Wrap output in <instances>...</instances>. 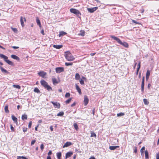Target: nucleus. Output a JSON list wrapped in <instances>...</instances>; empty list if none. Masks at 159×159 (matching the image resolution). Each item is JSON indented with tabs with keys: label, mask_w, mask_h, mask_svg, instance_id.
Wrapping results in <instances>:
<instances>
[{
	"label": "nucleus",
	"mask_w": 159,
	"mask_h": 159,
	"mask_svg": "<svg viewBox=\"0 0 159 159\" xmlns=\"http://www.w3.org/2000/svg\"><path fill=\"white\" fill-rule=\"evenodd\" d=\"M0 57L3 58L5 61L9 65L11 66H14V63L13 62L8 60V57L2 54H0Z\"/></svg>",
	"instance_id": "3"
},
{
	"label": "nucleus",
	"mask_w": 159,
	"mask_h": 159,
	"mask_svg": "<svg viewBox=\"0 0 159 159\" xmlns=\"http://www.w3.org/2000/svg\"><path fill=\"white\" fill-rule=\"evenodd\" d=\"M145 150V147H142L140 150V152L141 154L142 155V153L143 152V151Z\"/></svg>",
	"instance_id": "40"
},
{
	"label": "nucleus",
	"mask_w": 159,
	"mask_h": 159,
	"mask_svg": "<svg viewBox=\"0 0 159 159\" xmlns=\"http://www.w3.org/2000/svg\"><path fill=\"white\" fill-rule=\"evenodd\" d=\"M80 34L81 36H84L85 35V33L84 31H81V33H80Z\"/></svg>",
	"instance_id": "50"
},
{
	"label": "nucleus",
	"mask_w": 159,
	"mask_h": 159,
	"mask_svg": "<svg viewBox=\"0 0 159 159\" xmlns=\"http://www.w3.org/2000/svg\"><path fill=\"white\" fill-rule=\"evenodd\" d=\"M90 137H94L96 138V135L94 132H92L91 133Z\"/></svg>",
	"instance_id": "31"
},
{
	"label": "nucleus",
	"mask_w": 159,
	"mask_h": 159,
	"mask_svg": "<svg viewBox=\"0 0 159 159\" xmlns=\"http://www.w3.org/2000/svg\"><path fill=\"white\" fill-rule=\"evenodd\" d=\"M27 130V128H26L24 127L23 128V132H26Z\"/></svg>",
	"instance_id": "49"
},
{
	"label": "nucleus",
	"mask_w": 159,
	"mask_h": 159,
	"mask_svg": "<svg viewBox=\"0 0 159 159\" xmlns=\"http://www.w3.org/2000/svg\"><path fill=\"white\" fill-rule=\"evenodd\" d=\"M47 159H51V158L50 156H48L47 157Z\"/></svg>",
	"instance_id": "62"
},
{
	"label": "nucleus",
	"mask_w": 159,
	"mask_h": 159,
	"mask_svg": "<svg viewBox=\"0 0 159 159\" xmlns=\"http://www.w3.org/2000/svg\"><path fill=\"white\" fill-rule=\"evenodd\" d=\"M50 129L51 131H53V128L52 126H51L50 127Z\"/></svg>",
	"instance_id": "56"
},
{
	"label": "nucleus",
	"mask_w": 159,
	"mask_h": 159,
	"mask_svg": "<svg viewBox=\"0 0 159 159\" xmlns=\"http://www.w3.org/2000/svg\"><path fill=\"white\" fill-rule=\"evenodd\" d=\"M12 48L14 49H16L18 48H19V47L13 46H12Z\"/></svg>",
	"instance_id": "53"
},
{
	"label": "nucleus",
	"mask_w": 159,
	"mask_h": 159,
	"mask_svg": "<svg viewBox=\"0 0 159 159\" xmlns=\"http://www.w3.org/2000/svg\"><path fill=\"white\" fill-rule=\"evenodd\" d=\"M125 114L122 112H120L117 114V116H121L124 115Z\"/></svg>",
	"instance_id": "37"
},
{
	"label": "nucleus",
	"mask_w": 159,
	"mask_h": 159,
	"mask_svg": "<svg viewBox=\"0 0 159 159\" xmlns=\"http://www.w3.org/2000/svg\"><path fill=\"white\" fill-rule=\"evenodd\" d=\"M76 103L75 102H74L72 104H71V107H74Z\"/></svg>",
	"instance_id": "55"
},
{
	"label": "nucleus",
	"mask_w": 159,
	"mask_h": 159,
	"mask_svg": "<svg viewBox=\"0 0 159 159\" xmlns=\"http://www.w3.org/2000/svg\"><path fill=\"white\" fill-rule=\"evenodd\" d=\"M52 81L54 85H55V84L58 83V82L57 81V79L55 78L52 79Z\"/></svg>",
	"instance_id": "33"
},
{
	"label": "nucleus",
	"mask_w": 159,
	"mask_h": 159,
	"mask_svg": "<svg viewBox=\"0 0 159 159\" xmlns=\"http://www.w3.org/2000/svg\"><path fill=\"white\" fill-rule=\"evenodd\" d=\"M137 150L136 148H135V149L134 150V152L135 153H136L137 152Z\"/></svg>",
	"instance_id": "58"
},
{
	"label": "nucleus",
	"mask_w": 159,
	"mask_h": 159,
	"mask_svg": "<svg viewBox=\"0 0 159 159\" xmlns=\"http://www.w3.org/2000/svg\"><path fill=\"white\" fill-rule=\"evenodd\" d=\"M132 21L133 23L136 24H140V23L139 22H137L136 21H135L134 20H132Z\"/></svg>",
	"instance_id": "45"
},
{
	"label": "nucleus",
	"mask_w": 159,
	"mask_h": 159,
	"mask_svg": "<svg viewBox=\"0 0 159 159\" xmlns=\"http://www.w3.org/2000/svg\"><path fill=\"white\" fill-rule=\"evenodd\" d=\"M110 37L115 40L119 44H120L121 42V41L117 37H115L113 35H110Z\"/></svg>",
	"instance_id": "6"
},
{
	"label": "nucleus",
	"mask_w": 159,
	"mask_h": 159,
	"mask_svg": "<svg viewBox=\"0 0 159 159\" xmlns=\"http://www.w3.org/2000/svg\"><path fill=\"white\" fill-rule=\"evenodd\" d=\"M36 20L37 24L39 25V26L40 27H41V25L40 23V20L39 19L38 17L36 18Z\"/></svg>",
	"instance_id": "23"
},
{
	"label": "nucleus",
	"mask_w": 159,
	"mask_h": 159,
	"mask_svg": "<svg viewBox=\"0 0 159 159\" xmlns=\"http://www.w3.org/2000/svg\"><path fill=\"white\" fill-rule=\"evenodd\" d=\"M89 159H96L93 157H91Z\"/></svg>",
	"instance_id": "60"
},
{
	"label": "nucleus",
	"mask_w": 159,
	"mask_h": 159,
	"mask_svg": "<svg viewBox=\"0 0 159 159\" xmlns=\"http://www.w3.org/2000/svg\"><path fill=\"white\" fill-rule=\"evenodd\" d=\"M11 57L14 59L17 60L19 59V58L18 56L14 55H11Z\"/></svg>",
	"instance_id": "21"
},
{
	"label": "nucleus",
	"mask_w": 159,
	"mask_h": 159,
	"mask_svg": "<svg viewBox=\"0 0 159 159\" xmlns=\"http://www.w3.org/2000/svg\"><path fill=\"white\" fill-rule=\"evenodd\" d=\"M11 118L13 121H14L15 123H16L17 122V118L14 116L12 115L11 116Z\"/></svg>",
	"instance_id": "22"
},
{
	"label": "nucleus",
	"mask_w": 159,
	"mask_h": 159,
	"mask_svg": "<svg viewBox=\"0 0 159 159\" xmlns=\"http://www.w3.org/2000/svg\"><path fill=\"white\" fill-rule=\"evenodd\" d=\"M145 159H149V157H148V151L146 150L145 152Z\"/></svg>",
	"instance_id": "26"
},
{
	"label": "nucleus",
	"mask_w": 159,
	"mask_h": 159,
	"mask_svg": "<svg viewBox=\"0 0 159 159\" xmlns=\"http://www.w3.org/2000/svg\"><path fill=\"white\" fill-rule=\"evenodd\" d=\"M32 125V122L31 121H30L29 122V125H28V127L29 128H30L31 127Z\"/></svg>",
	"instance_id": "47"
},
{
	"label": "nucleus",
	"mask_w": 159,
	"mask_h": 159,
	"mask_svg": "<svg viewBox=\"0 0 159 159\" xmlns=\"http://www.w3.org/2000/svg\"><path fill=\"white\" fill-rule=\"evenodd\" d=\"M64 115V112H60L58 113L57 116H62Z\"/></svg>",
	"instance_id": "36"
},
{
	"label": "nucleus",
	"mask_w": 159,
	"mask_h": 159,
	"mask_svg": "<svg viewBox=\"0 0 159 159\" xmlns=\"http://www.w3.org/2000/svg\"><path fill=\"white\" fill-rule=\"evenodd\" d=\"M10 126H11V130L12 131H14V127H13L12 125H11Z\"/></svg>",
	"instance_id": "48"
},
{
	"label": "nucleus",
	"mask_w": 159,
	"mask_h": 159,
	"mask_svg": "<svg viewBox=\"0 0 159 159\" xmlns=\"http://www.w3.org/2000/svg\"><path fill=\"white\" fill-rule=\"evenodd\" d=\"M71 99L72 98H69L65 102L66 103V104L69 103L71 100Z\"/></svg>",
	"instance_id": "38"
},
{
	"label": "nucleus",
	"mask_w": 159,
	"mask_h": 159,
	"mask_svg": "<svg viewBox=\"0 0 159 159\" xmlns=\"http://www.w3.org/2000/svg\"><path fill=\"white\" fill-rule=\"evenodd\" d=\"M73 154L72 152H67L66 155V158L67 159V158L70 157Z\"/></svg>",
	"instance_id": "14"
},
{
	"label": "nucleus",
	"mask_w": 159,
	"mask_h": 159,
	"mask_svg": "<svg viewBox=\"0 0 159 159\" xmlns=\"http://www.w3.org/2000/svg\"><path fill=\"white\" fill-rule=\"evenodd\" d=\"M51 103L53 104L54 107L55 108H60V104L58 102H54L52 101L51 102Z\"/></svg>",
	"instance_id": "7"
},
{
	"label": "nucleus",
	"mask_w": 159,
	"mask_h": 159,
	"mask_svg": "<svg viewBox=\"0 0 159 159\" xmlns=\"http://www.w3.org/2000/svg\"><path fill=\"white\" fill-rule=\"evenodd\" d=\"M82 79L84 80H86V78L85 77H84V76H82V79Z\"/></svg>",
	"instance_id": "61"
},
{
	"label": "nucleus",
	"mask_w": 159,
	"mask_h": 159,
	"mask_svg": "<svg viewBox=\"0 0 159 159\" xmlns=\"http://www.w3.org/2000/svg\"><path fill=\"white\" fill-rule=\"evenodd\" d=\"M119 146H110L109 147V149L111 150H114L117 148H119Z\"/></svg>",
	"instance_id": "17"
},
{
	"label": "nucleus",
	"mask_w": 159,
	"mask_h": 159,
	"mask_svg": "<svg viewBox=\"0 0 159 159\" xmlns=\"http://www.w3.org/2000/svg\"><path fill=\"white\" fill-rule=\"evenodd\" d=\"M73 125L74 128L76 130H77L78 129V127L76 123H75Z\"/></svg>",
	"instance_id": "34"
},
{
	"label": "nucleus",
	"mask_w": 159,
	"mask_h": 159,
	"mask_svg": "<svg viewBox=\"0 0 159 159\" xmlns=\"http://www.w3.org/2000/svg\"><path fill=\"white\" fill-rule=\"evenodd\" d=\"M36 140H33L31 142V146L33 145L35 143Z\"/></svg>",
	"instance_id": "46"
},
{
	"label": "nucleus",
	"mask_w": 159,
	"mask_h": 159,
	"mask_svg": "<svg viewBox=\"0 0 159 159\" xmlns=\"http://www.w3.org/2000/svg\"><path fill=\"white\" fill-rule=\"evenodd\" d=\"M38 74L39 76L44 78H45V76L47 74V73L46 72H44V71H41L39 72L38 73Z\"/></svg>",
	"instance_id": "10"
},
{
	"label": "nucleus",
	"mask_w": 159,
	"mask_h": 159,
	"mask_svg": "<svg viewBox=\"0 0 159 159\" xmlns=\"http://www.w3.org/2000/svg\"><path fill=\"white\" fill-rule=\"evenodd\" d=\"M140 64H141V62H139V63H138V68H137V69H138V70H139L140 68Z\"/></svg>",
	"instance_id": "43"
},
{
	"label": "nucleus",
	"mask_w": 159,
	"mask_h": 159,
	"mask_svg": "<svg viewBox=\"0 0 159 159\" xmlns=\"http://www.w3.org/2000/svg\"><path fill=\"white\" fill-rule=\"evenodd\" d=\"M65 65L66 66H72L73 65V63L72 62H65Z\"/></svg>",
	"instance_id": "35"
},
{
	"label": "nucleus",
	"mask_w": 159,
	"mask_h": 159,
	"mask_svg": "<svg viewBox=\"0 0 159 159\" xmlns=\"http://www.w3.org/2000/svg\"><path fill=\"white\" fill-rule=\"evenodd\" d=\"M41 84L43 86L44 88L46 89H47L49 91L52 90V88L48 85V83L43 80H42L40 81Z\"/></svg>",
	"instance_id": "2"
},
{
	"label": "nucleus",
	"mask_w": 159,
	"mask_h": 159,
	"mask_svg": "<svg viewBox=\"0 0 159 159\" xmlns=\"http://www.w3.org/2000/svg\"><path fill=\"white\" fill-rule=\"evenodd\" d=\"M57 157L58 159H61V152H58L57 153Z\"/></svg>",
	"instance_id": "24"
},
{
	"label": "nucleus",
	"mask_w": 159,
	"mask_h": 159,
	"mask_svg": "<svg viewBox=\"0 0 159 159\" xmlns=\"http://www.w3.org/2000/svg\"><path fill=\"white\" fill-rule=\"evenodd\" d=\"M70 11L71 13L75 14L77 16H79L81 15L79 11L75 9L71 8L70 9Z\"/></svg>",
	"instance_id": "4"
},
{
	"label": "nucleus",
	"mask_w": 159,
	"mask_h": 159,
	"mask_svg": "<svg viewBox=\"0 0 159 159\" xmlns=\"http://www.w3.org/2000/svg\"><path fill=\"white\" fill-rule=\"evenodd\" d=\"M64 68L62 67H58L56 68V71L57 73L64 71Z\"/></svg>",
	"instance_id": "5"
},
{
	"label": "nucleus",
	"mask_w": 159,
	"mask_h": 159,
	"mask_svg": "<svg viewBox=\"0 0 159 159\" xmlns=\"http://www.w3.org/2000/svg\"><path fill=\"white\" fill-rule=\"evenodd\" d=\"M5 111L6 113H8L9 112V111L8 109V106H6L4 108Z\"/></svg>",
	"instance_id": "30"
},
{
	"label": "nucleus",
	"mask_w": 159,
	"mask_h": 159,
	"mask_svg": "<svg viewBox=\"0 0 159 159\" xmlns=\"http://www.w3.org/2000/svg\"><path fill=\"white\" fill-rule=\"evenodd\" d=\"M75 85L76 89L77 90L79 93L80 94H81V91L80 89L77 84H75Z\"/></svg>",
	"instance_id": "15"
},
{
	"label": "nucleus",
	"mask_w": 159,
	"mask_h": 159,
	"mask_svg": "<svg viewBox=\"0 0 159 159\" xmlns=\"http://www.w3.org/2000/svg\"><path fill=\"white\" fill-rule=\"evenodd\" d=\"M62 45H54L53 46V47L54 48H56V49H59L61 48L62 47Z\"/></svg>",
	"instance_id": "19"
},
{
	"label": "nucleus",
	"mask_w": 159,
	"mask_h": 159,
	"mask_svg": "<svg viewBox=\"0 0 159 159\" xmlns=\"http://www.w3.org/2000/svg\"><path fill=\"white\" fill-rule=\"evenodd\" d=\"M96 54V53H92L90 54V55L91 56H94Z\"/></svg>",
	"instance_id": "59"
},
{
	"label": "nucleus",
	"mask_w": 159,
	"mask_h": 159,
	"mask_svg": "<svg viewBox=\"0 0 159 159\" xmlns=\"http://www.w3.org/2000/svg\"><path fill=\"white\" fill-rule=\"evenodd\" d=\"M80 76L79 73H77L75 74V79L76 80H78L80 79Z\"/></svg>",
	"instance_id": "25"
},
{
	"label": "nucleus",
	"mask_w": 159,
	"mask_h": 159,
	"mask_svg": "<svg viewBox=\"0 0 159 159\" xmlns=\"http://www.w3.org/2000/svg\"><path fill=\"white\" fill-rule=\"evenodd\" d=\"M34 91L37 93H40V91L39 89L37 88H35L34 89Z\"/></svg>",
	"instance_id": "32"
},
{
	"label": "nucleus",
	"mask_w": 159,
	"mask_h": 159,
	"mask_svg": "<svg viewBox=\"0 0 159 159\" xmlns=\"http://www.w3.org/2000/svg\"><path fill=\"white\" fill-rule=\"evenodd\" d=\"M41 33L43 35L44 34V31L43 30H42L41 31Z\"/></svg>",
	"instance_id": "57"
},
{
	"label": "nucleus",
	"mask_w": 159,
	"mask_h": 159,
	"mask_svg": "<svg viewBox=\"0 0 159 159\" xmlns=\"http://www.w3.org/2000/svg\"><path fill=\"white\" fill-rule=\"evenodd\" d=\"M52 154V152L51 150L49 151L48 152V156H50V155H51Z\"/></svg>",
	"instance_id": "51"
},
{
	"label": "nucleus",
	"mask_w": 159,
	"mask_h": 159,
	"mask_svg": "<svg viewBox=\"0 0 159 159\" xmlns=\"http://www.w3.org/2000/svg\"><path fill=\"white\" fill-rule=\"evenodd\" d=\"M143 101L145 105H148L149 104V102L146 99L144 98L143 99Z\"/></svg>",
	"instance_id": "29"
},
{
	"label": "nucleus",
	"mask_w": 159,
	"mask_h": 159,
	"mask_svg": "<svg viewBox=\"0 0 159 159\" xmlns=\"http://www.w3.org/2000/svg\"><path fill=\"white\" fill-rule=\"evenodd\" d=\"M17 159H23V156H17Z\"/></svg>",
	"instance_id": "52"
},
{
	"label": "nucleus",
	"mask_w": 159,
	"mask_h": 159,
	"mask_svg": "<svg viewBox=\"0 0 159 159\" xmlns=\"http://www.w3.org/2000/svg\"><path fill=\"white\" fill-rule=\"evenodd\" d=\"M12 30L14 31H17V29H16V28H12Z\"/></svg>",
	"instance_id": "64"
},
{
	"label": "nucleus",
	"mask_w": 159,
	"mask_h": 159,
	"mask_svg": "<svg viewBox=\"0 0 159 159\" xmlns=\"http://www.w3.org/2000/svg\"><path fill=\"white\" fill-rule=\"evenodd\" d=\"M70 96V94L69 93H66L65 95V97L66 98H68Z\"/></svg>",
	"instance_id": "41"
},
{
	"label": "nucleus",
	"mask_w": 159,
	"mask_h": 159,
	"mask_svg": "<svg viewBox=\"0 0 159 159\" xmlns=\"http://www.w3.org/2000/svg\"><path fill=\"white\" fill-rule=\"evenodd\" d=\"M21 119L22 120H27V115L25 114L22 115Z\"/></svg>",
	"instance_id": "28"
},
{
	"label": "nucleus",
	"mask_w": 159,
	"mask_h": 159,
	"mask_svg": "<svg viewBox=\"0 0 159 159\" xmlns=\"http://www.w3.org/2000/svg\"><path fill=\"white\" fill-rule=\"evenodd\" d=\"M44 145L43 144H42L40 145V148L42 151H43L44 149Z\"/></svg>",
	"instance_id": "44"
},
{
	"label": "nucleus",
	"mask_w": 159,
	"mask_h": 159,
	"mask_svg": "<svg viewBox=\"0 0 159 159\" xmlns=\"http://www.w3.org/2000/svg\"><path fill=\"white\" fill-rule=\"evenodd\" d=\"M26 20L25 17H23L21 16L20 18V22L21 24L22 27H23L24 26V21L25 22Z\"/></svg>",
	"instance_id": "9"
},
{
	"label": "nucleus",
	"mask_w": 159,
	"mask_h": 159,
	"mask_svg": "<svg viewBox=\"0 0 159 159\" xmlns=\"http://www.w3.org/2000/svg\"><path fill=\"white\" fill-rule=\"evenodd\" d=\"M94 112H95V109H94L93 110V111H92V113L93 114V115H94Z\"/></svg>",
	"instance_id": "63"
},
{
	"label": "nucleus",
	"mask_w": 159,
	"mask_h": 159,
	"mask_svg": "<svg viewBox=\"0 0 159 159\" xmlns=\"http://www.w3.org/2000/svg\"><path fill=\"white\" fill-rule=\"evenodd\" d=\"M89 100L87 97L86 96H85L84 97V105L85 106H86L88 104L89 102Z\"/></svg>",
	"instance_id": "12"
},
{
	"label": "nucleus",
	"mask_w": 159,
	"mask_h": 159,
	"mask_svg": "<svg viewBox=\"0 0 159 159\" xmlns=\"http://www.w3.org/2000/svg\"><path fill=\"white\" fill-rule=\"evenodd\" d=\"M144 78L145 77L143 76L142 78V84H141V91L143 93L144 90Z\"/></svg>",
	"instance_id": "11"
},
{
	"label": "nucleus",
	"mask_w": 159,
	"mask_h": 159,
	"mask_svg": "<svg viewBox=\"0 0 159 159\" xmlns=\"http://www.w3.org/2000/svg\"><path fill=\"white\" fill-rule=\"evenodd\" d=\"M0 68L2 72H4L7 74L9 73L8 72L7 70L3 68L2 67L0 66Z\"/></svg>",
	"instance_id": "20"
},
{
	"label": "nucleus",
	"mask_w": 159,
	"mask_h": 159,
	"mask_svg": "<svg viewBox=\"0 0 159 159\" xmlns=\"http://www.w3.org/2000/svg\"><path fill=\"white\" fill-rule=\"evenodd\" d=\"M156 157V159H159V153L157 154Z\"/></svg>",
	"instance_id": "54"
},
{
	"label": "nucleus",
	"mask_w": 159,
	"mask_h": 159,
	"mask_svg": "<svg viewBox=\"0 0 159 159\" xmlns=\"http://www.w3.org/2000/svg\"><path fill=\"white\" fill-rule=\"evenodd\" d=\"M98 8L97 7H95L92 8H88L87 10L89 12L92 13L96 11Z\"/></svg>",
	"instance_id": "8"
},
{
	"label": "nucleus",
	"mask_w": 159,
	"mask_h": 159,
	"mask_svg": "<svg viewBox=\"0 0 159 159\" xmlns=\"http://www.w3.org/2000/svg\"><path fill=\"white\" fill-rule=\"evenodd\" d=\"M150 75V71L149 70H148L146 73V80H148Z\"/></svg>",
	"instance_id": "18"
},
{
	"label": "nucleus",
	"mask_w": 159,
	"mask_h": 159,
	"mask_svg": "<svg viewBox=\"0 0 159 159\" xmlns=\"http://www.w3.org/2000/svg\"><path fill=\"white\" fill-rule=\"evenodd\" d=\"M65 56L67 60L69 61H71L74 60L75 58L71 53L69 51L65 52Z\"/></svg>",
	"instance_id": "1"
},
{
	"label": "nucleus",
	"mask_w": 159,
	"mask_h": 159,
	"mask_svg": "<svg viewBox=\"0 0 159 159\" xmlns=\"http://www.w3.org/2000/svg\"><path fill=\"white\" fill-rule=\"evenodd\" d=\"M80 83L82 85H84V81L83 80H82V79H81L80 80Z\"/></svg>",
	"instance_id": "42"
},
{
	"label": "nucleus",
	"mask_w": 159,
	"mask_h": 159,
	"mask_svg": "<svg viewBox=\"0 0 159 159\" xmlns=\"http://www.w3.org/2000/svg\"><path fill=\"white\" fill-rule=\"evenodd\" d=\"M13 86L14 88L17 89H20V86L19 85H13Z\"/></svg>",
	"instance_id": "39"
},
{
	"label": "nucleus",
	"mask_w": 159,
	"mask_h": 159,
	"mask_svg": "<svg viewBox=\"0 0 159 159\" xmlns=\"http://www.w3.org/2000/svg\"><path fill=\"white\" fill-rule=\"evenodd\" d=\"M120 44L124 46V47H125V48H128L129 47V45H128V43H127L125 42H121Z\"/></svg>",
	"instance_id": "16"
},
{
	"label": "nucleus",
	"mask_w": 159,
	"mask_h": 159,
	"mask_svg": "<svg viewBox=\"0 0 159 159\" xmlns=\"http://www.w3.org/2000/svg\"><path fill=\"white\" fill-rule=\"evenodd\" d=\"M72 144L71 142H67L65 143L63 146V148H65V147H67L70 145H72Z\"/></svg>",
	"instance_id": "13"
},
{
	"label": "nucleus",
	"mask_w": 159,
	"mask_h": 159,
	"mask_svg": "<svg viewBox=\"0 0 159 159\" xmlns=\"http://www.w3.org/2000/svg\"><path fill=\"white\" fill-rule=\"evenodd\" d=\"M66 34V33L64 32V31H61L60 32V34H59V36L60 37L61 36H63Z\"/></svg>",
	"instance_id": "27"
}]
</instances>
